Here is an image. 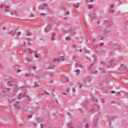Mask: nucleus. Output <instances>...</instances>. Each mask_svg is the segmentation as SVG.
<instances>
[{
    "instance_id": "1",
    "label": "nucleus",
    "mask_w": 128,
    "mask_h": 128,
    "mask_svg": "<svg viewBox=\"0 0 128 128\" xmlns=\"http://www.w3.org/2000/svg\"><path fill=\"white\" fill-rule=\"evenodd\" d=\"M8 35L11 36H15V38L18 37V35H16V30H12L10 32H8Z\"/></svg>"
},
{
    "instance_id": "2",
    "label": "nucleus",
    "mask_w": 128,
    "mask_h": 128,
    "mask_svg": "<svg viewBox=\"0 0 128 128\" xmlns=\"http://www.w3.org/2000/svg\"><path fill=\"white\" fill-rule=\"evenodd\" d=\"M105 24H107L108 26H110L112 24V21L110 19H108L105 21Z\"/></svg>"
},
{
    "instance_id": "3",
    "label": "nucleus",
    "mask_w": 128,
    "mask_h": 128,
    "mask_svg": "<svg viewBox=\"0 0 128 128\" xmlns=\"http://www.w3.org/2000/svg\"><path fill=\"white\" fill-rule=\"evenodd\" d=\"M14 108H20V102H16L14 103Z\"/></svg>"
},
{
    "instance_id": "4",
    "label": "nucleus",
    "mask_w": 128,
    "mask_h": 128,
    "mask_svg": "<svg viewBox=\"0 0 128 128\" xmlns=\"http://www.w3.org/2000/svg\"><path fill=\"white\" fill-rule=\"evenodd\" d=\"M50 28H52V25L48 24L44 30L45 32H48L50 30Z\"/></svg>"
},
{
    "instance_id": "5",
    "label": "nucleus",
    "mask_w": 128,
    "mask_h": 128,
    "mask_svg": "<svg viewBox=\"0 0 128 128\" xmlns=\"http://www.w3.org/2000/svg\"><path fill=\"white\" fill-rule=\"evenodd\" d=\"M82 104V106H84L85 108H86V106H88V101L84 100V101H83Z\"/></svg>"
},
{
    "instance_id": "6",
    "label": "nucleus",
    "mask_w": 128,
    "mask_h": 128,
    "mask_svg": "<svg viewBox=\"0 0 128 128\" xmlns=\"http://www.w3.org/2000/svg\"><path fill=\"white\" fill-rule=\"evenodd\" d=\"M54 36H56V33H52L51 40L52 42L54 40Z\"/></svg>"
},
{
    "instance_id": "7",
    "label": "nucleus",
    "mask_w": 128,
    "mask_h": 128,
    "mask_svg": "<svg viewBox=\"0 0 128 128\" xmlns=\"http://www.w3.org/2000/svg\"><path fill=\"white\" fill-rule=\"evenodd\" d=\"M26 62H31L32 58H30V57H27L26 58Z\"/></svg>"
},
{
    "instance_id": "8",
    "label": "nucleus",
    "mask_w": 128,
    "mask_h": 128,
    "mask_svg": "<svg viewBox=\"0 0 128 128\" xmlns=\"http://www.w3.org/2000/svg\"><path fill=\"white\" fill-rule=\"evenodd\" d=\"M92 100L94 102H98V98L96 97L92 98Z\"/></svg>"
},
{
    "instance_id": "9",
    "label": "nucleus",
    "mask_w": 128,
    "mask_h": 128,
    "mask_svg": "<svg viewBox=\"0 0 128 128\" xmlns=\"http://www.w3.org/2000/svg\"><path fill=\"white\" fill-rule=\"evenodd\" d=\"M73 6H74L76 8H77L80 7V4H78V3H76V4H74Z\"/></svg>"
},
{
    "instance_id": "10",
    "label": "nucleus",
    "mask_w": 128,
    "mask_h": 128,
    "mask_svg": "<svg viewBox=\"0 0 128 128\" xmlns=\"http://www.w3.org/2000/svg\"><path fill=\"white\" fill-rule=\"evenodd\" d=\"M113 47L115 50H118V46L116 44H114Z\"/></svg>"
},
{
    "instance_id": "11",
    "label": "nucleus",
    "mask_w": 128,
    "mask_h": 128,
    "mask_svg": "<svg viewBox=\"0 0 128 128\" xmlns=\"http://www.w3.org/2000/svg\"><path fill=\"white\" fill-rule=\"evenodd\" d=\"M94 108H97V110H100V106H98V105L94 104Z\"/></svg>"
},
{
    "instance_id": "12",
    "label": "nucleus",
    "mask_w": 128,
    "mask_h": 128,
    "mask_svg": "<svg viewBox=\"0 0 128 128\" xmlns=\"http://www.w3.org/2000/svg\"><path fill=\"white\" fill-rule=\"evenodd\" d=\"M60 60H62V62H64V56H60Z\"/></svg>"
},
{
    "instance_id": "13",
    "label": "nucleus",
    "mask_w": 128,
    "mask_h": 128,
    "mask_svg": "<svg viewBox=\"0 0 128 128\" xmlns=\"http://www.w3.org/2000/svg\"><path fill=\"white\" fill-rule=\"evenodd\" d=\"M26 36H32V33H30V32H28L26 33Z\"/></svg>"
},
{
    "instance_id": "14",
    "label": "nucleus",
    "mask_w": 128,
    "mask_h": 128,
    "mask_svg": "<svg viewBox=\"0 0 128 128\" xmlns=\"http://www.w3.org/2000/svg\"><path fill=\"white\" fill-rule=\"evenodd\" d=\"M100 70H102V72H106V69H104L102 68H100Z\"/></svg>"
},
{
    "instance_id": "15",
    "label": "nucleus",
    "mask_w": 128,
    "mask_h": 128,
    "mask_svg": "<svg viewBox=\"0 0 128 128\" xmlns=\"http://www.w3.org/2000/svg\"><path fill=\"white\" fill-rule=\"evenodd\" d=\"M8 84L9 86H12V81L8 82Z\"/></svg>"
},
{
    "instance_id": "16",
    "label": "nucleus",
    "mask_w": 128,
    "mask_h": 128,
    "mask_svg": "<svg viewBox=\"0 0 128 128\" xmlns=\"http://www.w3.org/2000/svg\"><path fill=\"white\" fill-rule=\"evenodd\" d=\"M66 40H68V42H69V40H70V36H68L66 38Z\"/></svg>"
},
{
    "instance_id": "17",
    "label": "nucleus",
    "mask_w": 128,
    "mask_h": 128,
    "mask_svg": "<svg viewBox=\"0 0 128 128\" xmlns=\"http://www.w3.org/2000/svg\"><path fill=\"white\" fill-rule=\"evenodd\" d=\"M46 68L47 70H52V67H50V66H46Z\"/></svg>"
},
{
    "instance_id": "18",
    "label": "nucleus",
    "mask_w": 128,
    "mask_h": 128,
    "mask_svg": "<svg viewBox=\"0 0 128 128\" xmlns=\"http://www.w3.org/2000/svg\"><path fill=\"white\" fill-rule=\"evenodd\" d=\"M78 84H79L80 86V88H82V84H80V82H78Z\"/></svg>"
},
{
    "instance_id": "19",
    "label": "nucleus",
    "mask_w": 128,
    "mask_h": 128,
    "mask_svg": "<svg viewBox=\"0 0 128 128\" xmlns=\"http://www.w3.org/2000/svg\"><path fill=\"white\" fill-rule=\"evenodd\" d=\"M62 8H63L64 10V12L66 10V7L65 6H63Z\"/></svg>"
},
{
    "instance_id": "20",
    "label": "nucleus",
    "mask_w": 128,
    "mask_h": 128,
    "mask_svg": "<svg viewBox=\"0 0 128 128\" xmlns=\"http://www.w3.org/2000/svg\"><path fill=\"white\" fill-rule=\"evenodd\" d=\"M54 62H60V59H58V58H54Z\"/></svg>"
},
{
    "instance_id": "21",
    "label": "nucleus",
    "mask_w": 128,
    "mask_h": 128,
    "mask_svg": "<svg viewBox=\"0 0 128 128\" xmlns=\"http://www.w3.org/2000/svg\"><path fill=\"white\" fill-rule=\"evenodd\" d=\"M4 6L5 10H6V8H10V6L8 5H4Z\"/></svg>"
},
{
    "instance_id": "22",
    "label": "nucleus",
    "mask_w": 128,
    "mask_h": 128,
    "mask_svg": "<svg viewBox=\"0 0 128 128\" xmlns=\"http://www.w3.org/2000/svg\"><path fill=\"white\" fill-rule=\"evenodd\" d=\"M96 60H95L94 63L90 64V66H92H92H94V64H96Z\"/></svg>"
},
{
    "instance_id": "23",
    "label": "nucleus",
    "mask_w": 128,
    "mask_h": 128,
    "mask_svg": "<svg viewBox=\"0 0 128 128\" xmlns=\"http://www.w3.org/2000/svg\"><path fill=\"white\" fill-rule=\"evenodd\" d=\"M20 96H22V93L18 94V100H20V98H22V97H20Z\"/></svg>"
},
{
    "instance_id": "24",
    "label": "nucleus",
    "mask_w": 128,
    "mask_h": 128,
    "mask_svg": "<svg viewBox=\"0 0 128 128\" xmlns=\"http://www.w3.org/2000/svg\"><path fill=\"white\" fill-rule=\"evenodd\" d=\"M89 8H92L93 6L92 4H90L88 6Z\"/></svg>"
},
{
    "instance_id": "25",
    "label": "nucleus",
    "mask_w": 128,
    "mask_h": 128,
    "mask_svg": "<svg viewBox=\"0 0 128 128\" xmlns=\"http://www.w3.org/2000/svg\"><path fill=\"white\" fill-rule=\"evenodd\" d=\"M75 72H78V74H80V70H76Z\"/></svg>"
},
{
    "instance_id": "26",
    "label": "nucleus",
    "mask_w": 128,
    "mask_h": 128,
    "mask_svg": "<svg viewBox=\"0 0 128 128\" xmlns=\"http://www.w3.org/2000/svg\"><path fill=\"white\" fill-rule=\"evenodd\" d=\"M108 12H112H112H114V10H112V9H109V10H108Z\"/></svg>"
},
{
    "instance_id": "27",
    "label": "nucleus",
    "mask_w": 128,
    "mask_h": 128,
    "mask_svg": "<svg viewBox=\"0 0 128 128\" xmlns=\"http://www.w3.org/2000/svg\"><path fill=\"white\" fill-rule=\"evenodd\" d=\"M34 88H38V84L35 83L34 84Z\"/></svg>"
},
{
    "instance_id": "28",
    "label": "nucleus",
    "mask_w": 128,
    "mask_h": 128,
    "mask_svg": "<svg viewBox=\"0 0 128 128\" xmlns=\"http://www.w3.org/2000/svg\"><path fill=\"white\" fill-rule=\"evenodd\" d=\"M115 61L114 60H112L110 62V66H112V64H114V62Z\"/></svg>"
},
{
    "instance_id": "29",
    "label": "nucleus",
    "mask_w": 128,
    "mask_h": 128,
    "mask_svg": "<svg viewBox=\"0 0 128 128\" xmlns=\"http://www.w3.org/2000/svg\"><path fill=\"white\" fill-rule=\"evenodd\" d=\"M28 118H32V115H28Z\"/></svg>"
},
{
    "instance_id": "30",
    "label": "nucleus",
    "mask_w": 128,
    "mask_h": 128,
    "mask_svg": "<svg viewBox=\"0 0 128 128\" xmlns=\"http://www.w3.org/2000/svg\"><path fill=\"white\" fill-rule=\"evenodd\" d=\"M44 94H48V96H50V93L44 91Z\"/></svg>"
},
{
    "instance_id": "31",
    "label": "nucleus",
    "mask_w": 128,
    "mask_h": 128,
    "mask_svg": "<svg viewBox=\"0 0 128 128\" xmlns=\"http://www.w3.org/2000/svg\"><path fill=\"white\" fill-rule=\"evenodd\" d=\"M102 102L103 104H106V100H104V99H102Z\"/></svg>"
},
{
    "instance_id": "32",
    "label": "nucleus",
    "mask_w": 128,
    "mask_h": 128,
    "mask_svg": "<svg viewBox=\"0 0 128 128\" xmlns=\"http://www.w3.org/2000/svg\"><path fill=\"white\" fill-rule=\"evenodd\" d=\"M116 94H118V96H120V92H117Z\"/></svg>"
},
{
    "instance_id": "33",
    "label": "nucleus",
    "mask_w": 128,
    "mask_h": 128,
    "mask_svg": "<svg viewBox=\"0 0 128 128\" xmlns=\"http://www.w3.org/2000/svg\"><path fill=\"white\" fill-rule=\"evenodd\" d=\"M18 36H20V32H18Z\"/></svg>"
},
{
    "instance_id": "34",
    "label": "nucleus",
    "mask_w": 128,
    "mask_h": 128,
    "mask_svg": "<svg viewBox=\"0 0 128 128\" xmlns=\"http://www.w3.org/2000/svg\"><path fill=\"white\" fill-rule=\"evenodd\" d=\"M35 58H38V54H36L35 55Z\"/></svg>"
},
{
    "instance_id": "35",
    "label": "nucleus",
    "mask_w": 128,
    "mask_h": 128,
    "mask_svg": "<svg viewBox=\"0 0 128 128\" xmlns=\"http://www.w3.org/2000/svg\"><path fill=\"white\" fill-rule=\"evenodd\" d=\"M28 50H29L30 53L32 54V49L28 48Z\"/></svg>"
},
{
    "instance_id": "36",
    "label": "nucleus",
    "mask_w": 128,
    "mask_h": 128,
    "mask_svg": "<svg viewBox=\"0 0 128 128\" xmlns=\"http://www.w3.org/2000/svg\"><path fill=\"white\" fill-rule=\"evenodd\" d=\"M85 128H88V124H86L85 126Z\"/></svg>"
},
{
    "instance_id": "37",
    "label": "nucleus",
    "mask_w": 128,
    "mask_h": 128,
    "mask_svg": "<svg viewBox=\"0 0 128 128\" xmlns=\"http://www.w3.org/2000/svg\"><path fill=\"white\" fill-rule=\"evenodd\" d=\"M44 6L48 7V4H44Z\"/></svg>"
},
{
    "instance_id": "38",
    "label": "nucleus",
    "mask_w": 128,
    "mask_h": 128,
    "mask_svg": "<svg viewBox=\"0 0 128 128\" xmlns=\"http://www.w3.org/2000/svg\"><path fill=\"white\" fill-rule=\"evenodd\" d=\"M26 98H28V100H30V98L28 96H26Z\"/></svg>"
},
{
    "instance_id": "39",
    "label": "nucleus",
    "mask_w": 128,
    "mask_h": 128,
    "mask_svg": "<svg viewBox=\"0 0 128 128\" xmlns=\"http://www.w3.org/2000/svg\"><path fill=\"white\" fill-rule=\"evenodd\" d=\"M30 74H26V76H30Z\"/></svg>"
},
{
    "instance_id": "40",
    "label": "nucleus",
    "mask_w": 128,
    "mask_h": 128,
    "mask_svg": "<svg viewBox=\"0 0 128 128\" xmlns=\"http://www.w3.org/2000/svg\"><path fill=\"white\" fill-rule=\"evenodd\" d=\"M79 68H83L82 66L80 64L79 65Z\"/></svg>"
},
{
    "instance_id": "41",
    "label": "nucleus",
    "mask_w": 128,
    "mask_h": 128,
    "mask_svg": "<svg viewBox=\"0 0 128 128\" xmlns=\"http://www.w3.org/2000/svg\"><path fill=\"white\" fill-rule=\"evenodd\" d=\"M100 64H104V62H100Z\"/></svg>"
},
{
    "instance_id": "42",
    "label": "nucleus",
    "mask_w": 128,
    "mask_h": 128,
    "mask_svg": "<svg viewBox=\"0 0 128 128\" xmlns=\"http://www.w3.org/2000/svg\"><path fill=\"white\" fill-rule=\"evenodd\" d=\"M40 128H44V126H42V124H40Z\"/></svg>"
},
{
    "instance_id": "43",
    "label": "nucleus",
    "mask_w": 128,
    "mask_h": 128,
    "mask_svg": "<svg viewBox=\"0 0 128 128\" xmlns=\"http://www.w3.org/2000/svg\"><path fill=\"white\" fill-rule=\"evenodd\" d=\"M62 94H63V96H66V94L64 92H62Z\"/></svg>"
},
{
    "instance_id": "44",
    "label": "nucleus",
    "mask_w": 128,
    "mask_h": 128,
    "mask_svg": "<svg viewBox=\"0 0 128 128\" xmlns=\"http://www.w3.org/2000/svg\"><path fill=\"white\" fill-rule=\"evenodd\" d=\"M72 90L75 92H76V88H72Z\"/></svg>"
},
{
    "instance_id": "45",
    "label": "nucleus",
    "mask_w": 128,
    "mask_h": 128,
    "mask_svg": "<svg viewBox=\"0 0 128 128\" xmlns=\"http://www.w3.org/2000/svg\"><path fill=\"white\" fill-rule=\"evenodd\" d=\"M42 14L46 16V14H44V13H40V16H42Z\"/></svg>"
},
{
    "instance_id": "46",
    "label": "nucleus",
    "mask_w": 128,
    "mask_h": 128,
    "mask_svg": "<svg viewBox=\"0 0 128 128\" xmlns=\"http://www.w3.org/2000/svg\"><path fill=\"white\" fill-rule=\"evenodd\" d=\"M20 72H22V70H20L17 71V73Z\"/></svg>"
},
{
    "instance_id": "47",
    "label": "nucleus",
    "mask_w": 128,
    "mask_h": 128,
    "mask_svg": "<svg viewBox=\"0 0 128 128\" xmlns=\"http://www.w3.org/2000/svg\"><path fill=\"white\" fill-rule=\"evenodd\" d=\"M66 13L67 14H70V12H68V11H66Z\"/></svg>"
},
{
    "instance_id": "48",
    "label": "nucleus",
    "mask_w": 128,
    "mask_h": 128,
    "mask_svg": "<svg viewBox=\"0 0 128 128\" xmlns=\"http://www.w3.org/2000/svg\"><path fill=\"white\" fill-rule=\"evenodd\" d=\"M110 8H114V4H112V5L110 6Z\"/></svg>"
},
{
    "instance_id": "49",
    "label": "nucleus",
    "mask_w": 128,
    "mask_h": 128,
    "mask_svg": "<svg viewBox=\"0 0 128 128\" xmlns=\"http://www.w3.org/2000/svg\"><path fill=\"white\" fill-rule=\"evenodd\" d=\"M82 52V49H80V50H79V52Z\"/></svg>"
},
{
    "instance_id": "50",
    "label": "nucleus",
    "mask_w": 128,
    "mask_h": 128,
    "mask_svg": "<svg viewBox=\"0 0 128 128\" xmlns=\"http://www.w3.org/2000/svg\"><path fill=\"white\" fill-rule=\"evenodd\" d=\"M114 92H114V91H112V94H114Z\"/></svg>"
},
{
    "instance_id": "51",
    "label": "nucleus",
    "mask_w": 128,
    "mask_h": 128,
    "mask_svg": "<svg viewBox=\"0 0 128 128\" xmlns=\"http://www.w3.org/2000/svg\"><path fill=\"white\" fill-rule=\"evenodd\" d=\"M100 46H104V43H101Z\"/></svg>"
},
{
    "instance_id": "52",
    "label": "nucleus",
    "mask_w": 128,
    "mask_h": 128,
    "mask_svg": "<svg viewBox=\"0 0 128 128\" xmlns=\"http://www.w3.org/2000/svg\"><path fill=\"white\" fill-rule=\"evenodd\" d=\"M20 126L21 128H22V124H20Z\"/></svg>"
},
{
    "instance_id": "53",
    "label": "nucleus",
    "mask_w": 128,
    "mask_h": 128,
    "mask_svg": "<svg viewBox=\"0 0 128 128\" xmlns=\"http://www.w3.org/2000/svg\"><path fill=\"white\" fill-rule=\"evenodd\" d=\"M30 16L32 17V16H34V14H30Z\"/></svg>"
},
{
    "instance_id": "54",
    "label": "nucleus",
    "mask_w": 128,
    "mask_h": 128,
    "mask_svg": "<svg viewBox=\"0 0 128 128\" xmlns=\"http://www.w3.org/2000/svg\"><path fill=\"white\" fill-rule=\"evenodd\" d=\"M5 10H6V12H8L9 11V10H7V9H5Z\"/></svg>"
},
{
    "instance_id": "55",
    "label": "nucleus",
    "mask_w": 128,
    "mask_h": 128,
    "mask_svg": "<svg viewBox=\"0 0 128 128\" xmlns=\"http://www.w3.org/2000/svg\"><path fill=\"white\" fill-rule=\"evenodd\" d=\"M3 30H6V28L4 27V28H3Z\"/></svg>"
},
{
    "instance_id": "56",
    "label": "nucleus",
    "mask_w": 128,
    "mask_h": 128,
    "mask_svg": "<svg viewBox=\"0 0 128 128\" xmlns=\"http://www.w3.org/2000/svg\"><path fill=\"white\" fill-rule=\"evenodd\" d=\"M33 70H36V66H34V67H33Z\"/></svg>"
},
{
    "instance_id": "57",
    "label": "nucleus",
    "mask_w": 128,
    "mask_h": 128,
    "mask_svg": "<svg viewBox=\"0 0 128 128\" xmlns=\"http://www.w3.org/2000/svg\"><path fill=\"white\" fill-rule=\"evenodd\" d=\"M120 66H122H122H124V64L120 65Z\"/></svg>"
},
{
    "instance_id": "58",
    "label": "nucleus",
    "mask_w": 128,
    "mask_h": 128,
    "mask_svg": "<svg viewBox=\"0 0 128 128\" xmlns=\"http://www.w3.org/2000/svg\"><path fill=\"white\" fill-rule=\"evenodd\" d=\"M10 14L12 16V12H10Z\"/></svg>"
},
{
    "instance_id": "59",
    "label": "nucleus",
    "mask_w": 128,
    "mask_h": 128,
    "mask_svg": "<svg viewBox=\"0 0 128 128\" xmlns=\"http://www.w3.org/2000/svg\"><path fill=\"white\" fill-rule=\"evenodd\" d=\"M1 8H2V5H1Z\"/></svg>"
},
{
    "instance_id": "60",
    "label": "nucleus",
    "mask_w": 128,
    "mask_h": 128,
    "mask_svg": "<svg viewBox=\"0 0 128 128\" xmlns=\"http://www.w3.org/2000/svg\"><path fill=\"white\" fill-rule=\"evenodd\" d=\"M94 0H90V2H93Z\"/></svg>"
},
{
    "instance_id": "61",
    "label": "nucleus",
    "mask_w": 128,
    "mask_h": 128,
    "mask_svg": "<svg viewBox=\"0 0 128 128\" xmlns=\"http://www.w3.org/2000/svg\"><path fill=\"white\" fill-rule=\"evenodd\" d=\"M69 128H74V127L72 126V127H70Z\"/></svg>"
},
{
    "instance_id": "62",
    "label": "nucleus",
    "mask_w": 128,
    "mask_h": 128,
    "mask_svg": "<svg viewBox=\"0 0 128 128\" xmlns=\"http://www.w3.org/2000/svg\"><path fill=\"white\" fill-rule=\"evenodd\" d=\"M52 84V82H54V81H51Z\"/></svg>"
},
{
    "instance_id": "63",
    "label": "nucleus",
    "mask_w": 128,
    "mask_h": 128,
    "mask_svg": "<svg viewBox=\"0 0 128 128\" xmlns=\"http://www.w3.org/2000/svg\"><path fill=\"white\" fill-rule=\"evenodd\" d=\"M52 92H54V90H52Z\"/></svg>"
},
{
    "instance_id": "64",
    "label": "nucleus",
    "mask_w": 128,
    "mask_h": 128,
    "mask_svg": "<svg viewBox=\"0 0 128 128\" xmlns=\"http://www.w3.org/2000/svg\"><path fill=\"white\" fill-rule=\"evenodd\" d=\"M79 110H82V109H79Z\"/></svg>"
}]
</instances>
